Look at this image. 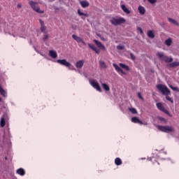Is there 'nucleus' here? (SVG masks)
Listing matches in <instances>:
<instances>
[{"label":"nucleus","instance_id":"1","mask_svg":"<svg viewBox=\"0 0 179 179\" xmlns=\"http://www.w3.org/2000/svg\"><path fill=\"white\" fill-rule=\"evenodd\" d=\"M156 87L159 92H162L164 96H166V99L168 100V101H171V103H174V100H173V98L169 96V94H171V92L167 87V86L162 84H158L156 85Z\"/></svg>","mask_w":179,"mask_h":179},{"label":"nucleus","instance_id":"2","mask_svg":"<svg viewBox=\"0 0 179 179\" xmlns=\"http://www.w3.org/2000/svg\"><path fill=\"white\" fill-rule=\"evenodd\" d=\"M157 128L161 132H165V134H170L171 132H176V129L172 126H162L157 125Z\"/></svg>","mask_w":179,"mask_h":179},{"label":"nucleus","instance_id":"3","mask_svg":"<svg viewBox=\"0 0 179 179\" xmlns=\"http://www.w3.org/2000/svg\"><path fill=\"white\" fill-rule=\"evenodd\" d=\"M29 6L35 12L37 13H44V10L40 9V6H38V3L36 1H33L32 0L29 1Z\"/></svg>","mask_w":179,"mask_h":179},{"label":"nucleus","instance_id":"4","mask_svg":"<svg viewBox=\"0 0 179 179\" xmlns=\"http://www.w3.org/2000/svg\"><path fill=\"white\" fill-rule=\"evenodd\" d=\"M157 55L159 59L164 61V62H166L167 64L173 61V57H169V56L164 55V53L163 52H157Z\"/></svg>","mask_w":179,"mask_h":179},{"label":"nucleus","instance_id":"5","mask_svg":"<svg viewBox=\"0 0 179 179\" xmlns=\"http://www.w3.org/2000/svg\"><path fill=\"white\" fill-rule=\"evenodd\" d=\"M125 19L122 17H120L118 19L113 17L110 21L111 24H113V26H119L120 24H122V23H125Z\"/></svg>","mask_w":179,"mask_h":179},{"label":"nucleus","instance_id":"6","mask_svg":"<svg viewBox=\"0 0 179 179\" xmlns=\"http://www.w3.org/2000/svg\"><path fill=\"white\" fill-rule=\"evenodd\" d=\"M90 85L94 87V89H96L97 92H101V87H100V85H99V83H97L96 80H92L90 81Z\"/></svg>","mask_w":179,"mask_h":179},{"label":"nucleus","instance_id":"7","mask_svg":"<svg viewBox=\"0 0 179 179\" xmlns=\"http://www.w3.org/2000/svg\"><path fill=\"white\" fill-rule=\"evenodd\" d=\"M57 64H59L60 65H63L64 66H66V68H69L71 66V63L69 62L66 61V59H57Z\"/></svg>","mask_w":179,"mask_h":179},{"label":"nucleus","instance_id":"8","mask_svg":"<svg viewBox=\"0 0 179 179\" xmlns=\"http://www.w3.org/2000/svg\"><path fill=\"white\" fill-rule=\"evenodd\" d=\"M72 38H73V40H75L76 41H77V43H82L83 45H86V42H85V41L83 40V38L73 34L72 35Z\"/></svg>","mask_w":179,"mask_h":179},{"label":"nucleus","instance_id":"9","mask_svg":"<svg viewBox=\"0 0 179 179\" xmlns=\"http://www.w3.org/2000/svg\"><path fill=\"white\" fill-rule=\"evenodd\" d=\"M94 43L96 44V45L99 48L100 50H102V51H106V46L103 45L101 42L94 39Z\"/></svg>","mask_w":179,"mask_h":179},{"label":"nucleus","instance_id":"10","mask_svg":"<svg viewBox=\"0 0 179 179\" xmlns=\"http://www.w3.org/2000/svg\"><path fill=\"white\" fill-rule=\"evenodd\" d=\"M88 47L91 50H92V51H94L96 52V54H100V49H97V48H96V46H94V45H93L92 43H89Z\"/></svg>","mask_w":179,"mask_h":179},{"label":"nucleus","instance_id":"11","mask_svg":"<svg viewBox=\"0 0 179 179\" xmlns=\"http://www.w3.org/2000/svg\"><path fill=\"white\" fill-rule=\"evenodd\" d=\"M113 66L115 68V71H117V72L120 73H122L123 75H126L125 72L124 71L123 69H120V67H119L118 65L115 64V63L113 64Z\"/></svg>","mask_w":179,"mask_h":179},{"label":"nucleus","instance_id":"12","mask_svg":"<svg viewBox=\"0 0 179 179\" xmlns=\"http://www.w3.org/2000/svg\"><path fill=\"white\" fill-rule=\"evenodd\" d=\"M84 64H85V60H80L76 62V66L78 69H82Z\"/></svg>","mask_w":179,"mask_h":179},{"label":"nucleus","instance_id":"13","mask_svg":"<svg viewBox=\"0 0 179 179\" xmlns=\"http://www.w3.org/2000/svg\"><path fill=\"white\" fill-rule=\"evenodd\" d=\"M131 122L134 124H140V125H143V122L138 118V117H131Z\"/></svg>","mask_w":179,"mask_h":179},{"label":"nucleus","instance_id":"14","mask_svg":"<svg viewBox=\"0 0 179 179\" xmlns=\"http://www.w3.org/2000/svg\"><path fill=\"white\" fill-rule=\"evenodd\" d=\"M17 174H19V176H24L26 174V171L23 169V168H20L16 171Z\"/></svg>","mask_w":179,"mask_h":179},{"label":"nucleus","instance_id":"15","mask_svg":"<svg viewBox=\"0 0 179 179\" xmlns=\"http://www.w3.org/2000/svg\"><path fill=\"white\" fill-rule=\"evenodd\" d=\"M82 8H89L90 6V3L86 1H82L80 2Z\"/></svg>","mask_w":179,"mask_h":179},{"label":"nucleus","instance_id":"16","mask_svg":"<svg viewBox=\"0 0 179 179\" xmlns=\"http://www.w3.org/2000/svg\"><path fill=\"white\" fill-rule=\"evenodd\" d=\"M121 8L124 13H127V15H129V13H131V10H129V9H128V8H127L124 4L121 6Z\"/></svg>","mask_w":179,"mask_h":179},{"label":"nucleus","instance_id":"17","mask_svg":"<svg viewBox=\"0 0 179 179\" xmlns=\"http://www.w3.org/2000/svg\"><path fill=\"white\" fill-rule=\"evenodd\" d=\"M49 55L51 57V58H57V57H58V54H57L55 50H50Z\"/></svg>","mask_w":179,"mask_h":179},{"label":"nucleus","instance_id":"18","mask_svg":"<svg viewBox=\"0 0 179 179\" xmlns=\"http://www.w3.org/2000/svg\"><path fill=\"white\" fill-rule=\"evenodd\" d=\"M6 124V121L5 120V115H3L0 121V127H1V128H3V127H5Z\"/></svg>","mask_w":179,"mask_h":179},{"label":"nucleus","instance_id":"19","mask_svg":"<svg viewBox=\"0 0 179 179\" xmlns=\"http://www.w3.org/2000/svg\"><path fill=\"white\" fill-rule=\"evenodd\" d=\"M138 11L140 15H145L146 10L145 9V7L140 6H138Z\"/></svg>","mask_w":179,"mask_h":179},{"label":"nucleus","instance_id":"20","mask_svg":"<svg viewBox=\"0 0 179 179\" xmlns=\"http://www.w3.org/2000/svg\"><path fill=\"white\" fill-rule=\"evenodd\" d=\"M169 22H170V23H172V24H175L176 26H179V23L178 22H177V20L173 19V18H168Z\"/></svg>","mask_w":179,"mask_h":179},{"label":"nucleus","instance_id":"21","mask_svg":"<svg viewBox=\"0 0 179 179\" xmlns=\"http://www.w3.org/2000/svg\"><path fill=\"white\" fill-rule=\"evenodd\" d=\"M170 68H176V66H179V62H173L169 64Z\"/></svg>","mask_w":179,"mask_h":179},{"label":"nucleus","instance_id":"22","mask_svg":"<svg viewBox=\"0 0 179 179\" xmlns=\"http://www.w3.org/2000/svg\"><path fill=\"white\" fill-rule=\"evenodd\" d=\"M119 65H120V68H122V69H125V71H129V66L124 64L122 63H120Z\"/></svg>","mask_w":179,"mask_h":179},{"label":"nucleus","instance_id":"23","mask_svg":"<svg viewBox=\"0 0 179 179\" xmlns=\"http://www.w3.org/2000/svg\"><path fill=\"white\" fill-rule=\"evenodd\" d=\"M115 164H116V166H121V164H122V160L117 157L115 159Z\"/></svg>","mask_w":179,"mask_h":179},{"label":"nucleus","instance_id":"24","mask_svg":"<svg viewBox=\"0 0 179 179\" xmlns=\"http://www.w3.org/2000/svg\"><path fill=\"white\" fill-rule=\"evenodd\" d=\"M148 36L149 38H155V33H153V31L149 30L148 31Z\"/></svg>","mask_w":179,"mask_h":179},{"label":"nucleus","instance_id":"25","mask_svg":"<svg viewBox=\"0 0 179 179\" xmlns=\"http://www.w3.org/2000/svg\"><path fill=\"white\" fill-rule=\"evenodd\" d=\"M102 87L106 92H110V87L106 83H102Z\"/></svg>","mask_w":179,"mask_h":179},{"label":"nucleus","instance_id":"26","mask_svg":"<svg viewBox=\"0 0 179 179\" xmlns=\"http://www.w3.org/2000/svg\"><path fill=\"white\" fill-rule=\"evenodd\" d=\"M157 107L160 111L164 110V106L162 103H157Z\"/></svg>","mask_w":179,"mask_h":179},{"label":"nucleus","instance_id":"27","mask_svg":"<svg viewBox=\"0 0 179 179\" xmlns=\"http://www.w3.org/2000/svg\"><path fill=\"white\" fill-rule=\"evenodd\" d=\"M169 87H170V89L173 90V92H178L179 93V88L178 87H174L172 85H169Z\"/></svg>","mask_w":179,"mask_h":179},{"label":"nucleus","instance_id":"28","mask_svg":"<svg viewBox=\"0 0 179 179\" xmlns=\"http://www.w3.org/2000/svg\"><path fill=\"white\" fill-rule=\"evenodd\" d=\"M171 43H172L171 38H168L165 41V44L166 45H168V47H170V45H171Z\"/></svg>","mask_w":179,"mask_h":179},{"label":"nucleus","instance_id":"29","mask_svg":"<svg viewBox=\"0 0 179 179\" xmlns=\"http://www.w3.org/2000/svg\"><path fill=\"white\" fill-rule=\"evenodd\" d=\"M99 64L101 68H107V65H106V62H104V61H100Z\"/></svg>","mask_w":179,"mask_h":179},{"label":"nucleus","instance_id":"30","mask_svg":"<svg viewBox=\"0 0 179 179\" xmlns=\"http://www.w3.org/2000/svg\"><path fill=\"white\" fill-rule=\"evenodd\" d=\"M129 110L132 114H138V111L135 108H130Z\"/></svg>","mask_w":179,"mask_h":179},{"label":"nucleus","instance_id":"31","mask_svg":"<svg viewBox=\"0 0 179 179\" xmlns=\"http://www.w3.org/2000/svg\"><path fill=\"white\" fill-rule=\"evenodd\" d=\"M45 29H47V27H45V25L41 26V31L42 33H45V34H47V33L45 32Z\"/></svg>","mask_w":179,"mask_h":179},{"label":"nucleus","instance_id":"32","mask_svg":"<svg viewBox=\"0 0 179 179\" xmlns=\"http://www.w3.org/2000/svg\"><path fill=\"white\" fill-rule=\"evenodd\" d=\"M78 15H80V16H86V17L88 16L87 13L80 12V9L78 10Z\"/></svg>","mask_w":179,"mask_h":179},{"label":"nucleus","instance_id":"33","mask_svg":"<svg viewBox=\"0 0 179 179\" xmlns=\"http://www.w3.org/2000/svg\"><path fill=\"white\" fill-rule=\"evenodd\" d=\"M158 120L159 121H162V122H164V124H166V122H167V120H166L164 117H159Z\"/></svg>","mask_w":179,"mask_h":179},{"label":"nucleus","instance_id":"34","mask_svg":"<svg viewBox=\"0 0 179 179\" xmlns=\"http://www.w3.org/2000/svg\"><path fill=\"white\" fill-rule=\"evenodd\" d=\"M162 111H163V113L166 114V115H169V117H171V115H170V112H169V110H167V109L164 108V110Z\"/></svg>","mask_w":179,"mask_h":179},{"label":"nucleus","instance_id":"35","mask_svg":"<svg viewBox=\"0 0 179 179\" xmlns=\"http://www.w3.org/2000/svg\"><path fill=\"white\" fill-rule=\"evenodd\" d=\"M124 48H125V46H124V45H118L117 46V50H124Z\"/></svg>","mask_w":179,"mask_h":179},{"label":"nucleus","instance_id":"36","mask_svg":"<svg viewBox=\"0 0 179 179\" xmlns=\"http://www.w3.org/2000/svg\"><path fill=\"white\" fill-rule=\"evenodd\" d=\"M48 34H45L44 35L43 38V41H47V40H48Z\"/></svg>","mask_w":179,"mask_h":179},{"label":"nucleus","instance_id":"37","mask_svg":"<svg viewBox=\"0 0 179 179\" xmlns=\"http://www.w3.org/2000/svg\"><path fill=\"white\" fill-rule=\"evenodd\" d=\"M137 30L140 32V34H142L143 33V30L139 27H137Z\"/></svg>","mask_w":179,"mask_h":179},{"label":"nucleus","instance_id":"38","mask_svg":"<svg viewBox=\"0 0 179 179\" xmlns=\"http://www.w3.org/2000/svg\"><path fill=\"white\" fill-rule=\"evenodd\" d=\"M130 57L131 59H133V61H135V59H136V57H135V55L132 53H130Z\"/></svg>","mask_w":179,"mask_h":179},{"label":"nucleus","instance_id":"39","mask_svg":"<svg viewBox=\"0 0 179 179\" xmlns=\"http://www.w3.org/2000/svg\"><path fill=\"white\" fill-rule=\"evenodd\" d=\"M150 3H156L157 0H148Z\"/></svg>","mask_w":179,"mask_h":179},{"label":"nucleus","instance_id":"40","mask_svg":"<svg viewBox=\"0 0 179 179\" xmlns=\"http://www.w3.org/2000/svg\"><path fill=\"white\" fill-rule=\"evenodd\" d=\"M138 97L141 99V100H143V97H142V94H141V92L138 93Z\"/></svg>","mask_w":179,"mask_h":179},{"label":"nucleus","instance_id":"41","mask_svg":"<svg viewBox=\"0 0 179 179\" xmlns=\"http://www.w3.org/2000/svg\"><path fill=\"white\" fill-rule=\"evenodd\" d=\"M39 23L41 26H44V21H43V20H39Z\"/></svg>","mask_w":179,"mask_h":179},{"label":"nucleus","instance_id":"42","mask_svg":"<svg viewBox=\"0 0 179 179\" xmlns=\"http://www.w3.org/2000/svg\"><path fill=\"white\" fill-rule=\"evenodd\" d=\"M17 7L19 9H20V8H22V4L18 3V4L17 5Z\"/></svg>","mask_w":179,"mask_h":179},{"label":"nucleus","instance_id":"43","mask_svg":"<svg viewBox=\"0 0 179 179\" xmlns=\"http://www.w3.org/2000/svg\"><path fill=\"white\" fill-rule=\"evenodd\" d=\"M101 40H102V41H106V38H101Z\"/></svg>","mask_w":179,"mask_h":179},{"label":"nucleus","instance_id":"44","mask_svg":"<svg viewBox=\"0 0 179 179\" xmlns=\"http://www.w3.org/2000/svg\"><path fill=\"white\" fill-rule=\"evenodd\" d=\"M5 159L7 160V159H8V157H5Z\"/></svg>","mask_w":179,"mask_h":179},{"label":"nucleus","instance_id":"45","mask_svg":"<svg viewBox=\"0 0 179 179\" xmlns=\"http://www.w3.org/2000/svg\"><path fill=\"white\" fill-rule=\"evenodd\" d=\"M0 101H1V98H0Z\"/></svg>","mask_w":179,"mask_h":179}]
</instances>
